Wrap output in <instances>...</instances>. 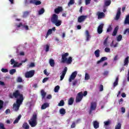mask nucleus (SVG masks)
<instances>
[{
    "label": "nucleus",
    "mask_w": 129,
    "mask_h": 129,
    "mask_svg": "<svg viewBox=\"0 0 129 129\" xmlns=\"http://www.w3.org/2000/svg\"><path fill=\"white\" fill-rule=\"evenodd\" d=\"M69 56V53L66 52L61 55L62 63H67V64H71L72 63V57L70 56L68 58L67 57Z\"/></svg>",
    "instance_id": "f257e3e1"
},
{
    "label": "nucleus",
    "mask_w": 129,
    "mask_h": 129,
    "mask_svg": "<svg viewBox=\"0 0 129 129\" xmlns=\"http://www.w3.org/2000/svg\"><path fill=\"white\" fill-rule=\"evenodd\" d=\"M58 15L56 14H53L51 18V23H52L56 27H59V26H61V24H62V21L58 20Z\"/></svg>",
    "instance_id": "f03ea898"
},
{
    "label": "nucleus",
    "mask_w": 129,
    "mask_h": 129,
    "mask_svg": "<svg viewBox=\"0 0 129 129\" xmlns=\"http://www.w3.org/2000/svg\"><path fill=\"white\" fill-rule=\"evenodd\" d=\"M37 119H38V116L37 114H33L30 119L28 120V122L31 127H35V126L37 125L38 123Z\"/></svg>",
    "instance_id": "7ed1b4c3"
},
{
    "label": "nucleus",
    "mask_w": 129,
    "mask_h": 129,
    "mask_svg": "<svg viewBox=\"0 0 129 129\" xmlns=\"http://www.w3.org/2000/svg\"><path fill=\"white\" fill-rule=\"evenodd\" d=\"M24 95L20 92L19 90H15L13 93H10L9 94V97L10 98H18V97L21 98L23 97Z\"/></svg>",
    "instance_id": "20e7f679"
},
{
    "label": "nucleus",
    "mask_w": 129,
    "mask_h": 129,
    "mask_svg": "<svg viewBox=\"0 0 129 129\" xmlns=\"http://www.w3.org/2000/svg\"><path fill=\"white\" fill-rule=\"evenodd\" d=\"M34 75H35V71L31 70L29 72H27L25 73V76L26 78H32Z\"/></svg>",
    "instance_id": "39448f33"
},
{
    "label": "nucleus",
    "mask_w": 129,
    "mask_h": 129,
    "mask_svg": "<svg viewBox=\"0 0 129 129\" xmlns=\"http://www.w3.org/2000/svg\"><path fill=\"white\" fill-rule=\"evenodd\" d=\"M83 98V93L82 92H79L78 93L76 98V102H80Z\"/></svg>",
    "instance_id": "423d86ee"
},
{
    "label": "nucleus",
    "mask_w": 129,
    "mask_h": 129,
    "mask_svg": "<svg viewBox=\"0 0 129 129\" xmlns=\"http://www.w3.org/2000/svg\"><path fill=\"white\" fill-rule=\"evenodd\" d=\"M95 109H96V102H92L91 103L89 114H91V113H92V111H93V110H95Z\"/></svg>",
    "instance_id": "0eeeda50"
},
{
    "label": "nucleus",
    "mask_w": 129,
    "mask_h": 129,
    "mask_svg": "<svg viewBox=\"0 0 129 129\" xmlns=\"http://www.w3.org/2000/svg\"><path fill=\"white\" fill-rule=\"evenodd\" d=\"M76 76H77V71L73 72L69 78V82H72V80H74Z\"/></svg>",
    "instance_id": "6e6552de"
},
{
    "label": "nucleus",
    "mask_w": 129,
    "mask_h": 129,
    "mask_svg": "<svg viewBox=\"0 0 129 129\" xmlns=\"http://www.w3.org/2000/svg\"><path fill=\"white\" fill-rule=\"evenodd\" d=\"M67 70H68V69L67 67H65L62 71V74L60 76V81H62V80L64 79V77H65V75H66V73H67Z\"/></svg>",
    "instance_id": "1a4fd4ad"
},
{
    "label": "nucleus",
    "mask_w": 129,
    "mask_h": 129,
    "mask_svg": "<svg viewBox=\"0 0 129 129\" xmlns=\"http://www.w3.org/2000/svg\"><path fill=\"white\" fill-rule=\"evenodd\" d=\"M86 18L87 17L85 15H81L78 18V23H82L83 22H84L85 20H86Z\"/></svg>",
    "instance_id": "9d476101"
},
{
    "label": "nucleus",
    "mask_w": 129,
    "mask_h": 129,
    "mask_svg": "<svg viewBox=\"0 0 129 129\" xmlns=\"http://www.w3.org/2000/svg\"><path fill=\"white\" fill-rule=\"evenodd\" d=\"M104 26V24H101L97 28L98 34H102V32H103V27Z\"/></svg>",
    "instance_id": "9b49d317"
},
{
    "label": "nucleus",
    "mask_w": 129,
    "mask_h": 129,
    "mask_svg": "<svg viewBox=\"0 0 129 129\" xmlns=\"http://www.w3.org/2000/svg\"><path fill=\"white\" fill-rule=\"evenodd\" d=\"M121 11V8H118L117 9V12L116 15L115 17V20L117 21V20L119 19V18H120V15H121V12H120Z\"/></svg>",
    "instance_id": "f8f14e48"
},
{
    "label": "nucleus",
    "mask_w": 129,
    "mask_h": 129,
    "mask_svg": "<svg viewBox=\"0 0 129 129\" xmlns=\"http://www.w3.org/2000/svg\"><path fill=\"white\" fill-rule=\"evenodd\" d=\"M23 101H24V96L17 99L16 100V104L21 106V105L23 104Z\"/></svg>",
    "instance_id": "ddd939ff"
},
{
    "label": "nucleus",
    "mask_w": 129,
    "mask_h": 129,
    "mask_svg": "<svg viewBox=\"0 0 129 129\" xmlns=\"http://www.w3.org/2000/svg\"><path fill=\"white\" fill-rule=\"evenodd\" d=\"M97 16H98V19H102L105 17V14L103 12H97Z\"/></svg>",
    "instance_id": "4468645a"
},
{
    "label": "nucleus",
    "mask_w": 129,
    "mask_h": 129,
    "mask_svg": "<svg viewBox=\"0 0 129 129\" xmlns=\"http://www.w3.org/2000/svg\"><path fill=\"white\" fill-rule=\"evenodd\" d=\"M85 35H86V41L88 42V41L90 40V38H91V36L89 34V31H88V30H86Z\"/></svg>",
    "instance_id": "2eb2a0df"
},
{
    "label": "nucleus",
    "mask_w": 129,
    "mask_h": 129,
    "mask_svg": "<svg viewBox=\"0 0 129 129\" xmlns=\"http://www.w3.org/2000/svg\"><path fill=\"white\" fill-rule=\"evenodd\" d=\"M63 11V9L61 7H58L57 8L54 9V13L55 14H59L61 13Z\"/></svg>",
    "instance_id": "dca6fc26"
},
{
    "label": "nucleus",
    "mask_w": 129,
    "mask_h": 129,
    "mask_svg": "<svg viewBox=\"0 0 129 129\" xmlns=\"http://www.w3.org/2000/svg\"><path fill=\"white\" fill-rule=\"evenodd\" d=\"M94 128L97 129L99 127V122L97 120H95L93 122Z\"/></svg>",
    "instance_id": "f3484780"
},
{
    "label": "nucleus",
    "mask_w": 129,
    "mask_h": 129,
    "mask_svg": "<svg viewBox=\"0 0 129 129\" xmlns=\"http://www.w3.org/2000/svg\"><path fill=\"white\" fill-rule=\"evenodd\" d=\"M20 105H18L17 104L14 103L13 104V108L15 110V111H18L19 109H20Z\"/></svg>",
    "instance_id": "a211bd4d"
},
{
    "label": "nucleus",
    "mask_w": 129,
    "mask_h": 129,
    "mask_svg": "<svg viewBox=\"0 0 129 129\" xmlns=\"http://www.w3.org/2000/svg\"><path fill=\"white\" fill-rule=\"evenodd\" d=\"M117 85H118V77H116V79L113 83V88H115V87L117 86Z\"/></svg>",
    "instance_id": "6ab92c4d"
},
{
    "label": "nucleus",
    "mask_w": 129,
    "mask_h": 129,
    "mask_svg": "<svg viewBox=\"0 0 129 129\" xmlns=\"http://www.w3.org/2000/svg\"><path fill=\"white\" fill-rule=\"evenodd\" d=\"M117 31H118V26H116L114 29V31L112 34V36L113 37H115V36H116V34H117Z\"/></svg>",
    "instance_id": "aec40b11"
},
{
    "label": "nucleus",
    "mask_w": 129,
    "mask_h": 129,
    "mask_svg": "<svg viewBox=\"0 0 129 129\" xmlns=\"http://www.w3.org/2000/svg\"><path fill=\"white\" fill-rule=\"evenodd\" d=\"M22 127L24 129H29L30 128V125L27 122H24L22 125Z\"/></svg>",
    "instance_id": "412c9836"
},
{
    "label": "nucleus",
    "mask_w": 129,
    "mask_h": 129,
    "mask_svg": "<svg viewBox=\"0 0 129 129\" xmlns=\"http://www.w3.org/2000/svg\"><path fill=\"white\" fill-rule=\"evenodd\" d=\"M73 102H74V98L71 97L68 100V105H72V104H73Z\"/></svg>",
    "instance_id": "4be33fe9"
},
{
    "label": "nucleus",
    "mask_w": 129,
    "mask_h": 129,
    "mask_svg": "<svg viewBox=\"0 0 129 129\" xmlns=\"http://www.w3.org/2000/svg\"><path fill=\"white\" fill-rule=\"evenodd\" d=\"M124 25H129V15H127L124 20Z\"/></svg>",
    "instance_id": "5701e85b"
},
{
    "label": "nucleus",
    "mask_w": 129,
    "mask_h": 129,
    "mask_svg": "<svg viewBox=\"0 0 129 129\" xmlns=\"http://www.w3.org/2000/svg\"><path fill=\"white\" fill-rule=\"evenodd\" d=\"M22 65H23V63L21 62L19 63L18 61H15L14 64L13 65V68H16V67H20V66H22Z\"/></svg>",
    "instance_id": "b1692460"
},
{
    "label": "nucleus",
    "mask_w": 129,
    "mask_h": 129,
    "mask_svg": "<svg viewBox=\"0 0 129 129\" xmlns=\"http://www.w3.org/2000/svg\"><path fill=\"white\" fill-rule=\"evenodd\" d=\"M100 50L99 49H97L94 52L95 56H96V57L97 58H98V57H99V56H100Z\"/></svg>",
    "instance_id": "393cba45"
},
{
    "label": "nucleus",
    "mask_w": 129,
    "mask_h": 129,
    "mask_svg": "<svg viewBox=\"0 0 129 129\" xmlns=\"http://www.w3.org/2000/svg\"><path fill=\"white\" fill-rule=\"evenodd\" d=\"M105 60H107V57L105 56L102 57L99 60L97 61V64H99V63H101V62H103V61H105Z\"/></svg>",
    "instance_id": "a878e982"
},
{
    "label": "nucleus",
    "mask_w": 129,
    "mask_h": 129,
    "mask_svg": "<svg viewBox=\"0 0 129 129\" xmlns=\"http://www.w3.org/2000/svg\"><path fill=\"white\" fill-rule=\"evenodd\" d=\"M21 117H22V115L20 114L17 118L14 120L13 123L15 124V123H18L20 119H21Z\"/></svg>",
    "instance_id": "bb28decb"
},
{
    "label": "nucleus",
    "mask_w": 129,
    "mask_h": 129,
    "mask_svg": "<svg viewBox=\"0 0 129 129\" xmlns=\"http://www.w3.org/2000/svg\"><path fill=\"white\" fill-rule=\"evenodd\" d=\"M47 107H49V103H45L41 106V109H46Z\"/></svg>",
    "instance_id": "cd10ccee"
},
{
    "label": "nucleus",
    "mask_w": 129,
    "mask_h": 129,
    "mask_svg": "<svg viewBox=\"0 0 129 129\" xmlns=\"http://www.w3.org/2000/svg\"><path fill=\"white\" fill-rule=\"evenodd\" d=\"M128 58H129V57L128 56H127L124 60V64H123V66H127L128 65Z\"/></svg>",
    "instance_id": "c85d7f7f"
},
{
    "label": "nucleus",
    "mask_w": 129,
    "mask_h": 129,
    "mask_svg": "<svg viewBox=\"0 0 129 129\" xmlns=\"http://www.w3.org/2000/svg\"><path fill=\"white\" fill-rule=\"evenodd\" d=\"M49 64L51 67H54L55 66V61H54V59H49Z\"/></svg>",
    "instance_id": "c756f323"
},
{
    "label": "nucleus",
    "mask_w": 129,
    "mask_h": 129,
    "mask_svg": "<svg viewBox=\"0 0 129 129\" xmlns=\"http://www.w3.org/2000/svg\"><path fill=\"white\" fill-rule=\"evenodd\" d=\"M59 113H60V114H62V115H64V114H65V113H66V109H65L63 108L60 109Z\"/></svg>",
    "instance_id": "7c9ffc66"
},
{
    "label": "nucleus",
    "mask_w": 129,
    "mask_h": 129,
    "mask_svg": "<svg viewBox=\"0 0 129 129\" xmlns=\"http://www.w3.org/2000/svg\"><path fill=\"white\" fill-rule=\"evenodd\" d=\"M41 96H42V99H43V98H45V97L47 95V93H46L45 92V91H44V90H42L41 91Z\"/></svg>",
    "instance_id": "2f4dec72"
},
{
    "label": "nucleus",
    "mask_w": 129,
    "mask_h": 129,
    "mask_svg": "<svg viewBox=\"0 0 129 129\" xmlns=\"http://www.w3.org/2000/svg\"><path fill=\"white\" fill-rule=\"evenodd\" d=\"M111 4V1L108 0L105 2L104 5L105 7H108L109 6H110Z\"/></svg>",
    "instance_id": "473e14b6"
},
{
    "label": "nucleus",
    "mask_w": 129,
    "mask_h": 129,
    "mask_svg": "<svg viewBox=\"0 0 129 129\" xmlns=\"http://www.w3.org/2000/svg\"><path fill=\"white\" fill-rule=\"evenodd\" d=\"M52 33H53V31H52V29H49L46 33V36L45 37L46 39H47V38L48 37V36H49V35H51Z\"/></svg>",
    "instance_id": "72a5a7b5"
},
{
    "label": "nucleus",
    "mask_w": 129,
    "mask_h": 129,
    "mask_svg": "<svg viewBox=\"0 0 129 129\" xmlns=\"http://www.w3.org/2000/svg\"><path fill=\"white\" fill-rule=\"evenodd\" d=\"M16 72H17V70H16V69H13L10 70L9 71V73L11 75H13L14 74H15V73H16Z\"/></svg>",
    "instance_id": "f704fd0d"
},
{
    "label": "nucleus",
    "mask_w": 129,
    "mask_h": 129,
    "mask_svg": "<svg viewBox=\"0 0 129 129\" xmlns=\"http://www.w3.org/2000/svg\"><path fill=\"white\" fill-rule=\"evenodd\" d=\"M64 104H65V103L64 102V100H61L60 101L59 103L58 104V106H64Z\"/></svg>",
    "instance_id": "c9c22d12"
},
{
    "label": "nucleus",
    "mask_w": 129,
    "mask_h": 129,
    "mask_svg": "<svg viewBox=\"0 0 129 129\" xmlns=\"http://www.w3.org/2000/svg\"><path fill=\"white\" fill-rule=\"evenodd\" d=\"M90 79V76L88 73H86L85 75V80H89Z\"/></svg>",
    "instance_id": "e433bc0d"
},
{
    "label": "nucleus",
    "mask_w": 129,
    "mask_h": 129,
    "mask_svg": "<svg viewBox=\"0 0 129 129\" xmlns=\"http://www.w3.org/2000/svg\"><path fill=\"white\" fill-rule=\"evenodd\" d=\"M121 128V123H118L115 126V129H120Z\"/></svg>",
    "instance_id": "4c0bfd02"
},
{
    "label": "nucleus",
    "mask_w": 129,
    "mask_h": 129,
    "mask_svg": "<svg viewBox=\"0 0 129 129\" xmlns=\"http://www.w3.org/2000/svg\"><path fill=\"white\" fill-rule=\"evenodd\" d=\"M122 39V35L119 34L117 37V41L118 42H120L121 41V39Z\"/></svg>",
    "instance_id": "58836bf2"
},
{
    "label": "nucleus",
    "mask_w": 129,
    "mask_h": 129,
    "mask_svg": "<svg viewBox=\"0 0 129 129\" xmlns=\"http://www.w3.org/2000/svg\"><path fill=\"white\" fill-rule=\"evenodd\" d=\"M59 89H60V86H55L54 88V92L57 93L59 91Z\"/></svg>",
    "instance_id": "ea45409f"
},
{
    "label": "nucleus",
    "mask_w": 129,
    "mask_h": 129,
    "mask_svg": "<svg viewBox=\"0 0 129 129\" xmlns=\"http://www.w3.org/2000/svg\"><path fill=\"white\" fill-rule=\"evenodd\" d=\"M4 101L0 100V110L4 108Z\"/></svg>",
    "instance_id": "a19ab883"
},
{
    "label": "nucleus",
    "mask_w": 129,
    "mask_h": 129,
    "mask_svg": "<svg viewBox=\"0 0 129 129\" xmlns=\"http://www.w3.org/2000/svg\"><path fill=\"white\" fill-rule=\"evenodd\" d=\"M45 13V9L44 8H42L41 10H39L38 12L39 15H43V14Z\"/></svg>",
    "instance_id": "79ce46f5"
},
{
    "label": "nucleus",
    "mask_w": 129,
    "mask_h": 129,
    "mask_svg": "<svg viewBox=\"0 0 129 129\" xmlns=\"http://www.w3.org/2000/svg\"><path fill=\"white\" fill-rule=\"evenodd\" d=\"M41 4H42L41 1H40L39 0H35L34 5H35V6H40V5H41Z\"/></svg>",
    "instance_id": "37998d69"
},
{
    "label": "nucleus",
    "mask_w": 129,
    "mask_h": 129,
    "mask_svg": "<svg viewBox=\"0 0 129 129\" xmlns=\"http://www.w3.org/2000/svg\"><path fill=\"white\" fill-rule=\"evenodd\" d=\"M111 30H112V26L111 25H110L107 29V33H109V32H111Z\"/></svg>",
    "instance_id": "c03bdc74"
},
{
    "label": "nucleus",
    "mask_w": 129,
    "mask_h": 129,
    "mask_svg": "<svg viewBox=\"0 0 129 129\" xmlns=\"http://www.w3.org/2000/svg\"><path fill=\"white\" fill-rule=\"evenodd\" d=\"M75 3V2H74V0H70L68 3V6L70 7L72 5H74Z\"/></svg>",
    "instance_id": "a18cd8bd"
},
{
    "label": "nucleus",
    "mask_w": 129,
    "mask_h": 129,
    "mask_svg": "<svg viewBox=\"0 0 129 129\" xmlns=\"http://www.w3.org/2000/svg\"><path fill=\"white\" fill-rule=\"evenodd\" d=\"M108 36H107L106 39L104 40V42H103V45L104 46H107V41L108 40Z\"/></svg>",
    "instance_id": "49530a36"
},
{
    "label": "nucleus",
    "mask_w": 129,
    "mask_h": 129,
    "mask_svg": "<svg viewBox=\"0 0 129 129\" xmlns=\"http://www.w3.org/2000/svg\"><path fill=\"white\" fill-rule=\"evenodd\" d=\"M1 71L3 72V73H7V72H9V70L7 69L2 68Z\"/></svg>",
    "instance_id": "de8ad7c7"
},
{
    "label": "nucleus",
    "mask_w": 129,
    "mask_h": 129,
    "mask_svg": "<svg viewBox=\"0 0 129 129\" xmlns=\"http://www.w3.org/2000/svg\"><path fill=\"white\" fill-rule=\"evenodd\" d=\"M29 14H30V12L28 11H26L24 13L23 16L26 18V17H27V16H29Z\"/></svg>",
    "instance_id": "09e8293b"
},
{
    "label": "nucleus",
    "mask_w": 129,
    "mask_h": 129,
    "mask_svg": "<svg viewBox=\"0 0 129 129\" xmlns=\"http://www.w3.org/2000/svg\"><path fill=\"white\" fill-rule=\"evenodd\" d=\"M50 49V45L49 44L46 45L45 52H49V49Z\"/></svg>",
    "instance_id": "8fccbe9b"
},
{
    "label": "nucleus",
    "mask_w": 129,
    "mask_h": 129,
    "mask_svg": "<svg viewBox=\"0 0 129 129\" xmlns=\"http://www.w3.org/2000/svg\"><path fill=\"white\" fill-rule=\"evenodd\" d=\"M104 123L105 125H106V126L109 125V124H110V121L109 120L106 121L104 122Z\"/></svg>",
    "instance_id": "3c124183"
},
{
    "label": "nucleus",
    "mask_w": 129,
    "mask_h": 129,
    "mask_svg": "<svg viewBox=\"0 0 129 129\" xmlns=\"http://www.w3.org/2000/svg\"><path fill=\"white\" fill-rule=\"evenodd\" d=\"M75 126H76V124L75 122H73L71 125V128H74V127H75Z\"/></svg>",
    "instance_id": "603ef678"
},
{
    "label": "nucleus",
    "mask_w": 129,
    "mask_h": 129,
    "mask_svg": "<svg viewBox=\"0 0 129 129\" xmlns=\"http://www.w3.org/2000/svg\"><path fill=\"white\" fill-rule=\"evenodd\" d=\"M91 3V0H85V4L86 6L88 5H90V4Z\"/></svg>",
    "instance_id": "864d4df0"
},
{
    "label": "nucleus",
    "mask_w": 129,
    "mask_h": 129,
    "mask_svg": "<svg viewBox=\"0 0 129 129\" xmlns=\"http://www.w3.org/2000/svg\"><path fill=\"white\" fill-rule=\"evenodd\" d=\"M105 52H106V53H109V52H110V48H109V47L105 48Z\"/></svg>",
    "instance_id": "5fc2aeb1"
},
{
    "label": "nucleus",
    "mask_w": 129,
    "mask_h": 129,
    "mask_svg": "<svg viewBox=\"0 0 129 129\" xmlns=\"http://www.w3.org/2000/svg\"><path fill=\"white\" fill-rule=\"evenodd\" d=\"M49 80V78H44L42 80V83H45V82H47Z\"/></svg>",
    "instance_id": "6e6d98bb"
},
{
    "label": "nucleus",
    "mask_w": 129,
    "mask_h": 129,
    "mask_svg": "<svg viewBox=\"0 0 129 129\" xmlns=\"http://www.w3.org/2000/svg\"><path fill=\"white\" fill-rule=\"evenodd\" d=\"M17 82H23V79L21 77H18L17 79Z\"/></svg>",
    "instance_id": "4d7b16f0"
},
{
    "label": "nucleus",
    "mask_w": 129,
    "mask_h": 129,
    "mask_svg": "<svg viewBox=\"0 0 129 129\" xmlns=\"http://www.w3.org/2000/svg\"><path fill=\"white\" fill-rule=\"evenodd\" d=\"M99 91H103V85H100L99 86Z\"/></svg>",
    "instance_id": "13d9d810"
},
{
    "label": "nucleus",
    "mask_w": 129,
    "mask_h": 129,
    "mask_svg": "<svg viewBox=\"0 0 129 129\" xmlns=\"http://www.w3.org/2000/svg\"><path fill=\"white\" fill-rule=\"evenodd\" d=\"M78 83V81L77 80H75L73 82V86H75L76 84Z\"/></svg>",
    "instance_id": "bf43d9fd"
},
{
    "label": "nucleus",
    "mask_w": 129,
    "mask_h": 129,
    "mask_svg": "<svg viewBox=\"0 0 129 129\" xmlns=\"http://www.w3.org/2000/svg\"><path fill=\"white\" fill-rule=\"evenodd\" d=\"M29 67L30 68H33L34 67H35V63L34 62H31L30 65H29Z\"/></svg>",
    "instance_id": "052dcab7"
},
{
    "label": "nucleus",
    "mask_w": 129,
    "mask_h": 129,
    "mask_svg": "<svg viewBox=\"0 0 129 129\" xmlns=\"http://www.w3.org/2000/svg\"><path fill=\"white\" fill-rule=\"evenodd\" d=\"M126 33H128V34H129V28L126 29L124 30V31L123 32L124 35H125V34H126Z\"/></svg>",
    "instance_id": "680f3d73"
},
{
    "label": "nucleus",
    "mask_w": 129,
    "mask_h": 129,
    "mask_svg": "<svg viewBox=\"0 0 129 129\" xmlns=\"http://www.w3.org/2000/svg\"><path fill=\"white\" fill-rule=\"evenodd\" d=\"M122 102H123V99H122V98L120 99L119 100V105L122 104Z\"/></svg>",
    "instance_id": "e2e57ef3"
},
{
    "label": "nucleus",
    "mask_w": 129,
    "mask_h": 129,
    "mask_svg": "<svg viewBox=\"0 0 129 129\" xmlns=\"http://www.w3.org/2000/svg\"><path fill=\"white\" fill-rule=\"evenodd\" d=\"M108 73H109L108 71H105L103 73V75H104V76H107V75H108Z\"/></svg>",
    "instance_id": "0e129e2a"
},
{
    "label": "nucleus",
    "mask_w": 129,
    "mask_h": 129,
    "mask_svg": "<svg viewBox=\"0 0 129 129\" xmlns=\"http://www.w3.org/2000/svg\"><path fill=\"white\" fill-rule=\"evenodd\" d=\"M36 2V0H30L29 1V4H32L33 5H35V2Z\"/></svg>",
    "instance_id": "69168bd1"
},
{
    "label": "nucleus",
    "mask_w": 129,
    "mask_h": 129,
    "mask_svg": "<svg viewBox=\"0 0 129 129\" xmlns=\"http://www.w3.org/2000/svg\"><path fill=\"white\" fill-rule=\"evenodd\" d=\"M15 59L14 58H12L11 59V65H13V64H15Z\"/></svg>",
    "instance_id": "338daca9"
},
{
    "label": "nucleus",
    "mask_w": 129,
    "mask_h": 129,
    "mask_svg": "<svg viewBox=\"0 0 129 129\" xmlns=\"http://www.w3.org/2000/svg\"><path fill=\"white\" fill-rule=\"evenodd\" d=\"M10 112H11V110H10V109H8L5 111V113L6 114H8V113H10Z\"/></svg>",
    "instance_id": "774afa93"
}]
</instances>
